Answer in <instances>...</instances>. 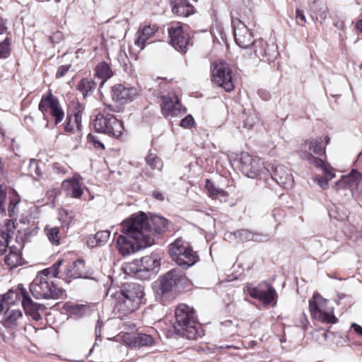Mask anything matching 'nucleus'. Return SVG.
Instances as JSON below:
<instances>
[{
    "instance_id": "f8f14e48",
    "label": "nucleus",
    "mask_w": 362,
    "mask_h": 362,
    "mask_svg": "<svg viewBox=\"0 0 362 362\" xmlns=\"http://www.w3.org/2000/svg\"><path fill=\"white\" fill-rule=\"evenodd\" d=\"M39 110L45 117L46 114L51 115L54 118L55 124L60 123L64 117V112L62 110L57 98L54 97L51 90L47 95H42L38 105Z\"/></svg>"
},
{
    "instance_id": "13d9d810",
    "label": "nucleus",
    "mask_w": 362,
    "mask_h": 362,
    "mask_svg": "<svg viewBox=\"0 0 362 362\" xmlns=\"http://www.w3.org/2000/svg\"><path fill=\"white\" fill-rule=\"evenodd\" d=\"M152 196L157 200H159V201L164 200L163 194L159 191H157V190L153 191L152 193Z\"/></svg>"
},
{
    "instance_id": "4d7b16f0",
    "label": "nucleus",
    "mask_w": 362,
    "mask_h": 362,
    "mask_svg": "<svg viewBox=\"0 0 362 362\" xmlns=\"http://www.w3.org/2000/svg\"><path fill=\"white\" fill-rule=\"evenodd\" d=\"M296 20L297 21H301V22L303 23H305L306 20H305V16L303 12V11H301L300 8H296ZM299 23V22H298Z\"/></svg>"
},
{
    "instance_id": "412c9836",
    "label": "nucleus",
    "mask_w": 362,
    "mask_h": 362,
    "mask_svg": "<svg viewBox=\"0 0 362 362\" xmlns=\"http://www.w3.org/2000/svg\"><path fill=\"white\" fill-rule=\"evenodd\" d=\"M26 291L21 290L22 295V306L26 315H30L34 320L39 321L41 320V311H44L46 308L44 305L34 303L31 298L26 296Z\"/></svg>"
},
{
    "instance_id": "5701e85b",
    "label": "nucleus",
    "mask_w": 362,
    "mask_h": 362,
    "mask_svg": "<svg viewBox=\"0 0 362 362\" xmlns=\"http://www.w3.org/2000/svg\"><path fill=\"white\" fill-rule=\"evenodd\" d=\"M16 226L13 220L6 219L0 229V253H4L15 233Z\"/></svg>"
},
{
    "instance_id": "9b49d317",
    "label": "nucleus",
    "mask_w": 362,
    "mask_h": 362,
    "mask_svg": "<svg viewBox=\"0 0 362 362\" xmlns=\"http://www.w3.org/2000/svg\"><path fill=\"white\" fill-rule=\"evenodd\" d=\"M211 78L214 84L221 87L226 92H230L234 89L232 70L226 62L220 60L214 63Z\"/></svg>"
},
{
    "instance_id": "ddd939ff",
    "label": "nucleus",
    "mask_w": 362,
    "mask_h": 362,
    "mask_svg": "<svg viewBox=\"0 0 362 362\" xmlns=\"http://www.w3.org/2000/svg\"><path fill=\"white\" fill-rule=\"evenodd\" d=\"M153 240H146L132 238L130 235H120L117 240V247L119 253L123 256L129 255L138 250L151 246Z\"/></svg>"
},
{
    "instance_id": "a19ab883",
    "label": "nucleus",
    "mask_w": 362,
    "mask_h": 362,
    "mask_svg": "<svg viewBox=\"0 0 362 362\" xmlns=\"http://www.w3.org/2000/svg\"><path fill=\"white\" fill-rule=\"evenodd\" d=\"M252 45L255 56L260 59H263L264 54L266 53L264 52V48L267 47V41L263 39H259L257 40H255Z\"/></svg>"
},
{
    "instance_id": "a878e982",
    "label": "nucleus",
    "mask_w": 362,
    "mask_h": 362,
    "mask_svg": "<svg viewBox=\"0 0 362 362\" xmlns=\"http://www.w3.org/2000/svg\"><path fill=\"white\" fill-rule=\"evenodd\" d=\"M112 76L113 71L110 64L105 62H101L98 64L94 69V76L101 80V86Z\"/></svg>"
},
{
    "instance_id": "a211bd4d",
    "label": "nucleus",
    "mask_w": 362,
    "mask_h": 362,
    "mask_svg": "<svg viewBox=\"0 0 362 362\" xmlns=\"http://www.w3.org/2000/svg\"><path fill=\"white\" fill-rule=\"evenodd\" d=\"M268 165H270L268 175H270L278 185L285 189H290L293 187V175L286 167L283 165H275L272 163H269Z\"/></svg>"
},
{
    "instance_id": "79ce46f5",
    "label": "nucleus",
    "mask_w": 362,
    "mask_h": 362,
    "mask_svg": "<svg viewBox=\"0 0 362 362\" xmlns=\"http://www.w3.org/2000/svg\"><path fill=\"white\" fill-rule=\"evenodd\" d=\"M229 235H233L235 238L243 242L250 241L251 239H252L253 233L246 229H240L230 233Z\"/></svg>"
},
{
    "instance_id": "c756f323",
    "label": "nucleus",
    "mask_w": 362,
    "mask_h": 362,
    "mask_svg": "<svg viewBox=\"0 0 362 362\" xmlns=\"http://www.w3.org/2000/svg\"><path fill=\"white\" fill-rule=\"evenodd\" d=\"M148 221L150 225V236L151 237V231L153 230L155 233H160L165 231L168 227V221L160 216H153L150 219L148 218Z\"/></svg>"
},
{
    "instance_id": "680f3d73",
    "label": "nucleus",
    "mask_w": 362,
    "mask_h": 362,
    "mask_svg": "<svg viewBox=\"0 0 362 362\" xmlns=\"http://www.w3.org/2000/svg\"><path fill=\"white\" fill-rule=\"evenodd\" d=\"M7 28L5 26L3 22L2 18L0 16V34H3L6 32Z\"/></svg>"
},
{
    "instance_id": "ea45409f",
    "label": "nucleus",
    "mask_w": 362,
    "mask_h": 362,
    "mask_svg": "<svg viewBox=\"0 0 362 362\" xmlns=\"http://www.w3.org/2000/svg\"><path fill=\"white\" fill-rule=\"evenodd\" d=\"M264 52L266 53L264 54L263 59H265L268 62L273 61L276 56L278 55L277 47L274 43L269 44L267 42V47L264 48Z\"/></svg>"
},
{
    "instance_id": "4be33fe9",
    "label": "nucleus",
    "mask_w": 362,
    "mask_h": 362,
    "mask_svg": "<svg viewBox=\"0 0 362 362\" xmlns=\"http://www.w3.org/2000/svg\"><path fill=\"white\" fill-rule=\"evenodd\" d=\"M112 93L114 100L124 103L134 100L138 95V90L134 87L117 84L113 86Z\"/></svg>"
},
{
    "instance_id": "aec40b11",
    "label": "nucleus",
    "mask_w": 362,
    "mask_h": 362,
    "mask_svg": "<svg viewBox=\"0 0 362 362\" xmlns=\"http://www.w3.org/2000/svg\"><path fill=\"white\" fill-rule=\"evenodd\" d=\"M168 34L172 46L177 51L185 53L189 44V37L185 35L181 25L168 28Z\"/></svg>"
},
{
    "instance_id": "f257e3e1",
    "label": "nucleus",
    "mask_w": 362,
    "mask_h": 362,
    "mask_svg": "<svg viewBox=\"0 0 362 362\" xmlns=\"http://www.w3.org/2000/svg\"><path fill=\"white\" fill-rule=\"evenodd\" d=\"M107 296L112 300L115 314L122 318L139 308L144 293L140 284L130 283L125 284L119 288H108Z\"/></svg>"
},
{
    "instance_id": "09e8293b",
    "label": "nucleus",
    "mask_w": 362,
    "mask_h": 362,
    "mask_svg": "<svg viewBox=\"0 0 362 362\" xmlns=\"http://www.w3.org/2000/svg\"><path fill=\"white\" fill-rule=\"evenodd\" d=\"M195 124L194 119L191 115H187L180 121V126L184 128H190Z\"/></svg>"
},
{
    "instance_id": "f03ea898",
    "label": "nucleus",
    "mask_w": 362,
    "mask_h": 362,
    "mask_svg": "<svg viewBox=\"0 0 362 362\" xmlns=\"http://www.w3.org/2000/svg\"><path fill=\"white\" fill-rule=\"evenodd\" d=\"M173 327L179 334L188 339H195L200 336V326L197 323L194 309L185 304L180 305L176 308Z\"/></svg>"
},
{
    "instance_id": "052dcab7",
    "label": "nucleus",
    "mask_w": 362,
    "mask_h": 362,
    "mask_svg": "<svg viewBox=\"0 0 362 362\" xmlns=\"http://www.w3.org/2000/svg\"><path fill=\"white\" fill-rule=\"evenodd\" d=\"M351 327L354 329V330L359 335L362 336V327L360 325L353 323L351 325Z\"/></svg>"
},
{
    "instance_id": "de8ad7c7",
    "label": "nucleus",
    "mask_w": 362,
    "mask_h": 362,
    "mask_svg": "<svg viewBox=\"0 0 362 362\" xmlns=\"http://www.w3.org/2000/svg\"><path fill=\"white\" fill-rule=\"evenodd\" d=\"M343 206H338L335 207V210H331L329 215L332 217H334V218L339 220V221H344L348 217V214L346 212H343L341 214H339L338 215L335 214L338 213V211L342 210Z\"/></svg>"
},
{
    "instance_id": "c9c22d12",
    "label": "nucleus",
    "mask_w": 362,
    "mask_h": 362,
    "mask_svg": "<svg viewBox=\"0 0 362 362\" xmlns=\"http://www.w3.org/2000/svg\"><path fill=\"white\" fill-rule=\"evenodd\" d=\"M4 317V326L11 327L16 326L18 320L22 317V313L20 310H6Z\"/></svg>"
},
{
    "instance_id": "2eb2a0df",
    "label": "nucleus",
    "mask_w": 362,
    "mask_h": 362,
    "mask_svg": "<svg viewBox=\"0 0 362 362\" xmlns=\"http://www.w3.org/2000/svg\"><path fill=\"white\" fill-rule=\"evenodd\" d=\"M232 25L235 41L239 47L247 49L253 44L255 40L252 34L243 21L239 18H233Z\"/></svg>"
},
{
    "instance_id": "bb28decb",
    "label": "nucleus",
    "mask_w": 362,
    "mask_h": 362,
    "mask_svg": "<svg viewBox=\"0 0 362 362\" xmlns=\"http://www.w3.org/2000/svg\"><path fill=\"white\" fill-rule=\"evenodd\" d=\"M110 238V233L107 230H101L97 232L95 235H90L87 237V245L93 248L104 245Z\"/></svg>"
},
{
    "instance_id": "6ab92c4d",
    "label": "nucleus",
    "mask_w": 362,
    "mask_h": 362,
    "mask_svg": "<svg viewBox=\"0 0 362 362\" xmlns=\"http://www.w3.org/2000/svg\"><path fill=\"white\" fill-rule=\"evenodd\" d=\"M161 112L165 117H175L185 112V109L175 95H163L161 96Z\"/></svg>"
},
{
    "instance_id": "774afa93",
    "label": "nucleus",
    "mask_w": 362,
    "mask_h": 362,
    "mask_svg": "<svg viewBox=\"0 0 362 362\" xmlns=\"http://www.w3.org/2000/svg\"><path fill=\"white\" fill-rule=\"evenodd\" d=\"M4 163H3V160L0 157V173H4Z\"/></svg>"
},
{
    "instance_id": "7ed1b4c3",
    "label": "nucleus",
    "mask_w": 362,
    "mask_h": 362,
    "mask_svg": "<svg viewBox=\"0 0 362 362\" xmlns=\"http://www.w3.org/2000/svg\"><path fill=\"white\" fill-rule=\"evenodd\" d=\"M168 252L173 260L183 269H188L199 261V255L191 245L181 238L169 245Z\"/></svg>"
},
{
    "instance_id": "423d86ee",
    "label": "nucleus",
    "mask_w": 362,
    "mask_h": 362,
    "mask_svg": "<svg viewBox=\"0 0 362 362\" xmlns=\"http://www.w3.org/2000/svg\"><path fill=\"white\" fill-rule=\"evenodd\" d=\"M94 129L115 138H119L124 131L123 122L109 113H98L93 121Z\"/></svg>"
},
{
    "instance_id": "b1692460",
    "label": "nucleus",
    "mask_w": 362,
    "mask_h": 362,
    "mask_svg": "<svg viewBox=\"0 0 362 362\" xmlns=\"http://www.w3.org/2000/svg\"><path fill=\"white\" fill-rule=\"evenodd\" d=\"M62 187L66 191V194L73 198H80L83 192L81 183L75 178L64 180Z\"/></svg>"
},
{
    "instance_id": "6e6d98bb",
    "label": "nucleus",
    "mask_w": 362,
    "mask_h": 362,
    "mask_svg": "<svg viewBox=\"0 0 362 362\" xmlns=\"http://www.w3.org/2000/svg\"><path fill=\"white\" fill-rule=\"evenodd\" d=\"M8 216L11 218L15 217L17 215V202L15 203L14 206H8Z\"/></svg>"
},
{
    "instance_id": "7c9ffc66",
    "label": "nucleus",
    "mask_w": 362,
    "mask_h": 362,
    "mask_svg": "<svg viewBox=\"0 0 362 362\" xmlns=\"http://www.w3.org/2000/svg\"><path fill=\"white\" fill-rule=\"evenodd\" d=\"M21 261L22 258L20 250L16 247H11L9 253L4 258L5 264L12 269L20 265Z\"/></svg>"
},
{
    "instance_id": "8fccbe9b",
    "label": "nucleus",
    "mask_w": 362,
    "mask_h": 362,
    "mask_svg": "<svg viewBox=\"0 0 362 362\" xmlns=\"http://www.w3.org/2000/svg\"><path fill=\"white\" fill-rule=\"evenodd\" d=\"M29 168H30V173L34 171L37 176L40 177L42 175V173L39 169L38 162L37 160H30V165H29Z\"/></svg>"
},
{
    "instance_id": "bf43d9fd",
    "label": "nucleus",
    "mask_w": 362,
    "mask_h": 362,
    "mask_svg": "<svg viewBox=\"0 0 362 362\" xmlns=\"http://www.w3.org/2000/svg\"><path fill=\"white\" fill-rule=\"evenodd\" d=\"M258 94L260 96L261 98H262L264 100H267L269 98V93L264 90H259Z\"/></svg>"
},
{
    "instance_id": "c85d7f7f",
    "label": "nucleus",
    "mask_w": 362,
    "mask_h": 362,
    "mask_svg": "<svg viewBox=\"0 0 362 362\" xmlns=\"http://www.w3.org/2000/svg\"><path fill=\"white\" fill-rule=\"evenodd\" d=\"M95 88L96 83L90 78H82L76 86V89L83 95L84 99L90 96Z\"/></svg>"
},
{
    "instance_id": "6e6552de",
    "label": "nucleus",
    "mask_w": 362,
    "mask_h": 362,
    "mask_svg": "<svg viewBox=\"0 0 362 362\" xmlns=\"http://www.w3.org/2000/svg\"><path fill=\"white\" fill-rule=\"evenodd\" d=\"M299 156L313 165L325 166V160L320 156L325 153V147L322 145V139H309L301 144Z\"/></svg>"
},
{
    "instance_id": "e2e57ef3",
    "label": "nucleus",
    "mask_w": 362,
    "mask_h": 362,
    "mask_svg": "<svg viewBox=\"0 0 362 362\" xmlns=\"http://www.w3.org/2000/svg\"><path fill=\"white\" fill-rule=\"evenodd\" d=\"M6 306L7 305L5 303L4 298L0 297V313H1Z\"/></svg>"
},
{
    "instance_id": "4c0bfd02",
    "label": "nucleus",
    "mask_w": 362,
    "mask_h": 362,
    "mask_svg": "<svg viewBox=\"0 0 362 362\" xmlns=\"http://www.w3.org/2000/svg\"><path fill=\"white\" fill-rule=\"evenodd\" d=\"M19 292L14 291L13 290L8 291L3 296V298L6 303L7 306L16 303L17 300L22 302L21 290L24 289L22 285H18Z\"/></svg>"
},
{
    "instance_id": "e433bc0d",
    "label": "nucleus",
    "mask_w": 362,
    "mask_h": 362,
    "mask_svg": "<svg viewBox=\"0 0 362 362\" xmlns=\"http://www.w3.org/2000/svg\"><path fill=\"white\" fill-rule=\"evenodd\" d=\"M205 188L206 189L209 197L216 199L219 197H226L228 193L223 189L216 187L214 184L209 180H206Z\"/></svg>"
},
{
    "instance_id": "37998d69",
    "label": "nucleus",
    "mask_w": 362,
    "mask_h": 362,
    "mask_svg": "<svg viewBox=\"0 0 362 362\" xmlns=\"http://www.w3.org/2000/svg\"><path fill=\"white\" fill-rule=\"evenodd\" d=\"M10 40L6 37L0 42V59H6L11 53Z\"/></svg>"
},
{
    "instance_id": "72a5a7b5",
    "label": "nucleus",
    "mask_w": 362,
    "mask_h": 362,
    "mask_svg": "<svg viewBox=\"0 0 362 362\" xmlns=\"http://www.w3.org/2000/svg\"><path fill=\"white\" fill-rule=\"evenodd\" d=\"M63 262L64 259H58L52 267L40 271L37 274L42 277H47L50 280H52L51 279L52 278H59V268Z\"/></svg>"
},
{
    "instance_id": "0e129e2a",
    "label": "nucleus",
    "mask_w": 362,
    "mask_h": 362,
    "mask_svg": "<svg viewBox=\"0 0 362 362\" xmlns=\"http://www.w3.org/2000/svg\"><path fill=\"white\" fill-rule=\"evenodd\" d=\"M74 129V127L70 124L69 121L66 122L65 127H64V130L66 132H72Z\"/></svg>"
},
{
    "instance_id": "864d4df0",
    "label": "nucleus",
    "mask_w": 362,
    "mask_h": 362,
    "mask_svg": "<svg viewBox=\"0 0 362 362\" xmlns=\"http://www.w3.org/2000/svg\"><path fill=\"white\" fill-rule=\"evenodd\" d=\"M257 120L256 117L250 116L244 121V127L246 128H251L255 124Z\"/></svg>"
},
{
    "instance_id": "a18cd8bd",
    "label": "nucleus",
    "mask_w": 362,
    "mask_h": 362,
    "mask_svg": "<svg viewBox=\"0 0 362 362\" xmlns=\"http://www.w3.org/2000/svg\"><path fill=\"white\" fill-rule=\"evenodd\" d=\"M6 189L0 185V212L1 214H6Z\"/></svg>"
},
{
    "instance_id": "39448f33",
    "label": "nucleus",
    "mask_w": 362,
    "mask_h": 362,
    "mask_svg": "<svg viewBox=\"0 0 362 362\" xmlns=\"http://www.w3.org/2000/svg\"><path fill=\"white\" fill-rule=\"evenodd\" d=\"M30 291L37 299H59L63 297L64 293L52 280L38 274L30 284Z\"/></svg>"
},
{
    "instance_id": "2f4dec72",
    "label": "nucleus",
    "mask_w": 362,
    "mask_h": 362,
    "mask_svg": "<svg viewBox=\"0 0 362 362\" xmlns=\"http://www.w3.org/2000/svg\"><path fill=\"white\" fill-rule=\"evenodd\" d=\"M172 8L173 13L179 16L187 17L194 13V7L189 1H175Z\"/></svg>"
},
{
    "instance_id": "3c124183",
    "label": "nucleus",
    "mask_w": 362,
    "mask_h": 362,
    "mask_svg": "<svg viewBox=\"0 0 362 362\" xmlns=\"http://www.w3.org/2000/svg\"><path fill=\"white\" fill-rule=\"evenodd\" d=\"M64 37L63 33L61 31H57L49 37V40L52 44L59 43Z\"/></svg>"
},
{
    "instance_id": "cd10ccee",
    "label": "nucleus",
    "mask_w": 362,
    "mask_h": 362,
    "mask_svg": "<svg viewBox=\"0 0 362 362\" xmlns=\"http://www.w3.org/2000/svg\"><path fill=\"white\" fill-rule=\"evenodd\" d=\"M315 166L320 168L322 171V173L324 174L325 176V177H317L315 178V180L322 189H327L329 187L328 182L331 180L332 178H334L335 176V174L333 173L332 168L328 163H325V166Z\"/></svg>"
},
{
    "instance_id": "58836bf2",
    "label": "nucleus",
    "mask_w": 362,
    "mask_h": 362,
    "mask_svg": "<svg viewBox=\"0 0 362 362\" xmlns=\"http://www.w3.org/2000/svg\"><path fill=\"white\" fill-rule=\"evenodd\" d=\"M146 163L151 166L152 169L161 170L163 163L160 158L153 152L149 151L148 155L145 158Z\"/></svg>"
},
{
    "instance_id": "473e14b6",
    "label": "nucleus",
    "mask_w": 362,
    "mask_h": 362,
    "mask_svg": "<svg viewBox=\"0 0 362 362\" xmlns=\"http://www.w3.org/2000/svg\"><path fill=\"white\" fill-rule=\"evenodd\" d=\"M154 344V339L151 334L139 333L130 342V345L135 348L148 346Z\"/></svg>"
},
{
    "instance_id": "4468645a",
    "label": "nucleus",
    "mask_w": 362,
    "mask_h": 362,
    "mask_svg": "<svg viewBox=\"0 0 362 362\" xmlns=\"http://www.w3.org/2000/svg\"><path fill=\"white\" fill-rule=\"evenodd\" d=\"M185 279L182 272L177 268L168 271L159 279V290L161 295H168L177 290L178 284Z\"/></svg>"
},
{
    "instance_id": "393cba45",
    "label": "nucleus",
    "mask_w": 362,
    "mask_h": 362,
    "mask_svg": "<svg viewBox=\"0 0 362 362\" xmlns=\"http://www.w3.org/2000/svg\"><path fill=\"white\" fill-rule=\"evenodd\" d=\"M157 31L156 26L146 25L141 30H139L136 33V39L134 41L140 50L143 49L145 47V42L153 36Z\"/></svg>"
},
{
    "instance_id": "603ef678",
    "label": "nucleus",
    "mask_w": 362,
    "mask_h": 362,
    "mask_svg": "<svg viewBox=\"0 0 362 362\" xmlns=\"http://www.w3.org/2000/svg\"><path fill=\"white\" fill-rule=\"evenodd\" d=\"M70 67H71L70 64L60 66L58 68V70L57 71L56 77L57 78L63 77L67 73V71L69 70Z\"/></svg>"
},
{
    "instance_id": "dca6fc26",
    "label": "nucleus",
    "mask_w": 362,
    "mask_h": 362,
    "mask_svg": "<svg viewBox=\"0 0 362 362\" xmlns=\"http://www.w3.org/2000/svg\"><path fill=\"white\" fill-rule=\"evenodd\" d=\"M139 262V265L134 262L127 264L124 268L125 273L139 274L143 272H151L160 266L159 259L154 254L143 257Z\"/></svg>"
},
{
    "instance_id": "c03bdc74",
    "label": "nucleus",
    "mask_w": 362,
    "mask_h": 362,
    "mask_svg": "<svg viewBox=\"0 0 362 362\" xmlns=\"http://www.w3.org/2000/svg\"><path fill=\"white\" fill-rule=\"evenodd\" d=\"M59 229L57 227L52 228L47 230V237L52 244L59 245L60 240L59 237Z\"/></svg>"
},
{
    "instance_id": "f3484780",
    "label": "nucleus",
    "mask_w": 362,
    "mask_h": 362,
    "mask_svg": "<svg viewBox=\"0 0 362 362\" xmlns=\"http://www.w3.org/2000/svg\"><path fill=\"white\" fill-rule=\"evenodd\" d=\"M247 291L251 297L265 304L271 303L276 295L275 289L266 281L262 282L257 287L247 286Z\"/></svg>"
},
{
    "instance_id": "9d476101",
    "label": "nucleus",
    "mask_w": 362,
    "mask_h": 362,
    "mask_svg": "<svg viewBox=\"0 0 362 362\" xmlns=\"http://www.w3.org/2000/svg\"><path fill=\"white\" fill-rule=\"evenodd\" d=\"M327 303V300L320 294L315 293L313 298L309 300V310L311 316L323 323L335 324L338 320L334 315L333 308H326Z\"/></svg>"
},
{
    "instance_id": "f704fd0d",
    "label": "nucleus",
    "mask_w": 362,
    "mask_h": 362,
    "mask_svg": "<svg viewBox=\"0 0 362 362\" xmlns=\"http://www.w3.org/2000/svg\"><path fill=\"white\" fill-rule=\"evenodd\" d=\"M81 274L78 272L76 264L72 263L66 267L64 272L62 273L59 278L64 280L66 282L69 283L71 279L81 278Z\"/></svg>"
},
{
    "instance_id": "338daca9",
    "label": "nucleus",
    "mask_w": 362,
    "mask_h": 362,
    "mask_svg": "<svg viewBox=\"0 0 362 362\" xmlns=\"http://www.w3.org/2000/svg\"><path fill=\"white\" fill-rule=\"evenodd\" d=\"M356 28L362 33V19L356 22Z\"/></svg>"
},
{
    "instance_id": "49530a36",
    "label": "nucleus",
    "mask_w": 362,
    "mask_h": 362,
    "mask_svg": "<svg viewBox=\"0 0 362 362\" xmlns=\"http://www.w3.org/2000/svg\"><path fill=\"white\" fill-rule=\"evenodd\" d=\"M87 139L88 142L91 143L95 148L102 150L105 149V145L98 139L97 136L89 134Z\"/></svg>"
},
{
    "instance_id": "1a4fd4ad",
    "label": "nucleus",
    "mask_w": 362,
    "mask_h": 362,
    "mask_svg": "<svg viewBox=\"0 0 362 362\" xmlns=\"http://www.w3.org/2000/svg\"><path fill=\"white\" fill-rule=\"evenodd\" d=\"M339 196L358 194L362 197V173L353 170L351 173L344 175L334 187Z\"/></svg>"
},
{
    "instance_id": "20e7f679",
    "label": "nucleus",
    "mask_w": 362,
    "mask_h": 362,
    "mask_svg": "<svg viewBox=\"0 0 362 362\" xmlns=\"http://www.w3.org/2000/svg\"><path fill=\"white\" fill-rule=\"evenodd\" d=\"M123 234L130 235L132 238L146 240H153L150 236V225L148 218L144 212L132 215L128 219L124 220L122 224Z\"/></svg>"
},
{
    "instance_id": "5fc2aeb1",
    "label": "nucleus",
    "mask_w": 362,
    "mask_h": 362,
    "mask_svg": "<svg viewBox=\"0 0 362 362\" xmlns=\"http://www.w3.org/2000/svg\"><path fill=\"white\" fill-rule=\"evenodd\" d=\"M268 239V236L262 233H253V237L251 240L256 241V242H261L263 240H267Z\"/></svg>"
},
{
    "instance_id": "69168bd1",
    "label": "nucleus",
    "mask_w": 362,
    "mask_h": 362,
    "mask_svg": "<svg viewBox=\"0 0 362 362\" xmlns=\"http://www.w3.org/2000/svg\"><path fill=\"white\" fill-rule=\"evenodd\" d=\"M327 11L326 9H324L320 13V17L321 18V21H325V18H327Z\"/></svg>"
},
{
    "instance_id": "0eeeda50",
    "label": "nucleus",
    "mask_w": 362,
    "mask_h": 362,
    "mask_svg": "<svg viewBox=\"0 0 362 362\" xmlns=\"http://www.w3.org/2000/svg\"><path fill=\"white\" fill-rule=\"evenodd\" d=\"M239 168L247 177L262 178L268 175L269 166L258 157H252L247 153H243L239 160Z\"/></svg>"
}]
</instances>
